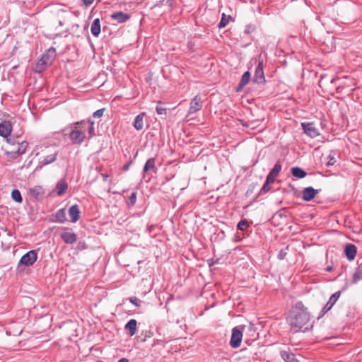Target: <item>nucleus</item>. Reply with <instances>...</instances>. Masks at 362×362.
I'll use <instances>...</instances> for the list:
<instances>
[{"label":"nucleus","instance_id":"nucleus-39","mask_svg":"<svg viewBox=\"0 0 362 362\" xmlns=\"http://www.w3.org/2000/svg\"><path fill=\"white\" fill-rule=\"evenodd\" d=\"M130 302L136 306H139V300L136 297H132L129 299Z\"/></svg>","mask_w":362,"mask_h":362},{"label":"nucleus","instance_id":"nucleus-14","mask_svg":"<svg viewBox=\"0 0 362 362\" xmlns=\"http://www.w3.org/2000/svg\"><path fill=\"white\" fill-rule=\"evenodd\" d=\"M317 192L318 191L312 187H305L303 191V199L309 202L316 196Z\"/></svg>","mask_w":362,"mask_h":362},{"label":"nucleus","instance_id":"nucleus-35","mask_svg":"<svg viewBox=\"0 0 362 362\" xmlns=\"http://www.w3.org/2000/svg\"><path fill=\"white\" fill-rule=\"evenodd\" d=\"M328 161L327 163V166L333 165L336 163V160L332 155H329L327 157Z\"/></svg>","mask_w":362,"mask_h":362},{"label":"nucleus","instance_id":"nucleus-17","mask_svg":"<svg viewBox=\"0 0 362 362\" xmlns=\"http://www.w3.org/2000/svg\"><path fill=\"white\" fill-rule=\"evenodd\" d=\"M145 115H146L145 112H141L135 117L134 122H133V126L136 130L140 131L143 129L144 119Z\"/></svg>","mask_w":362,"mask_h":362},{"label":"nucleus","instance_id":"nucleus-18","mask_svg":"<svg viewBox=\"0 0 362 362\" xmlns=\"http://www.w3.org/2000/svg\"><path fill=\"white\" fill-rule=\"evenodd\" d=\"M344 252L347 259L349 260H353L356 255V247L354 245L348 244L345 247Z\"/></svg>","mask_w":362,"mask_h":362},{"label":"nucleus","instance_id":"nucleus-15","mask_svg":"<svg viewBox=\"0 0 362 362\" xmlns=\"http://www.w3.org/2000/svg\"><path fill=\"white\" fill-rule=\"evenodd\" d=\"M12 130L11 124L8 121H4L0 124V136L7 137Z\"/></svg>","mask_w":362,"mask_h":362},{"label":"nucleus","instance_id":"nucleus-46","mask_svg":"<svg viewBox=\"0 0 362 362\" xmlns=\"http://www.w3.org/2000/svg\"><path fill=\"white\" fill-rule=\"evenodd\" d=\"M98 362H103V361H98Z\"/></svg>","mask_w":362,"mask_h":362},{"label":"nucleus","instance_id":"nucleus-24","mask_svg":"<svg viewBox=\"0 0 362 362\" xmlns=\"http://www.w3.org/2000/svg\"><path fill=\"white\" fill-rule=\"evenodd\" d=\"M291 173L293 176L297 178H303L306 176V172L298 167L292 168Z\"/></svg>","mask_w":362,"mask_h":362},{"label":"nucleus","instance_id":"nucleus-9","mask_svg":"<svg viewBox=\"0 0 362 362\" xmlns=\"http://www.w3.org/2000/svg\"><path fill=\"white\" fill-rule=\"evenodd\" d=\"M304 132L311 138H315L319 134L318 129L313 123H302Z\"/></svg>","mask_w":362,"mask_h":362},{"label":"nucleus","instance_id":"nucleus-27","mask_svg":"<svg viewBox=\"0 0 362 362\" xmlns=\"http://www.w3.org/2000/svg\"><path fill=\"white\" fill-rule=\"evenodd\" d=\"M151 170H154V171H156V165H155V159L153 158L147 160V161L144 165V172L146 173Z\"/></svg>","mask_w":362,"mask_h":362},{"label":"nucleus","instance_id":"nucleus-11","mask_svg":"<svg viewBox=\"0 0 362 362\" xmlns=\"http://www.w3.org/2000/svg\"><path fill=\"white\" fill-rule=\"evenodd\" d=\"M44 189L40 185H35L29 189V194L36 200H41L44 196Z\"/></svg>","mask_w":362,"mask_h":362},{"label":"nucleus","instance_id":"nucleus-31","mask_svg":"<svg viewBox=\"0 0 362 362\" xmlns=\"http://www.w3.org/2000/svg\"><path fill=\"white\" fill-rule=\"evenodd\" d=\"M56 158V153L55 152H53L52 153L48 155L46 158H44L42 160V163L44 165L49 164L52 162H53Z\"/></svg>","mask_w":362,"mask_h":362},{"label":"nucleus","instance_id":"nucleus-23","mask_svg":"<svg viewBox=\"0 0 362 362\" xmlns=\"http://www.w3.org/2000/svg\"><path fill=\"white\" fill-rule=\"evenodd\" d=\"M250 73L249 71H246L243 74V75L241 77L238 90H239L240 88H243L250 82Z\"/></svg>","mask_w":362,"mask_h":362},{"label":"nucleus","instance_id":"nucleus-1","mask_svg":"<svg viewBox=\"0 0 362 362\" xmlns=\"http://www.w3.org/2000/svg\"><path fill=\"white\" fill-rule=\"evenodd\" d=\"M287 322L293 332H305L313 327L310 315L302 302H298L291 308Z\"/></svg>","mask_w":362,"mask_h":362},{"label":"nucleus","instance_id":"nucleus-30","mask_svg":"<svg viewBox=\"0 0 362 362\" xmlns=\"http://www.w3.org/2000/svg\"><path fill=\"white\" fill-rule=\"evenodd\" d=\"M231 17L230 16H226V14L223 13L221 20L220 23H218V28H223L226 26V25L229 23L230 19Z\"/></svg>","mask_w":362,"mask_h":362},{"label":"nucleus","instance_id":"nucleus-33","mask_svg":"<svg viewBox=\"0 0 362 362\" xmlns=\"http://www.w3.org/2000/svg\"><path fill=\"white\" fill-rule=\"evenodd\" d=\"M105 111V108L99 109L93 113L92 117L95 119H100L103 116Z\"/></svg>","mask_w":362,"mask_h":362},{"label":"nucleus","instance_id":"nucleus-7","mask_svg":"<svg viewBox=\"0 0 362 362\" xmlns=\"http://www.w3.org/2000/svg\"><path fill=\"white\" fill-rule=\"evenodd\" d=\"M340 295H341V291H337L331 296L328 302L326 303V305L322 309V310L320 312V317L323 316L326 313H327L329 310H331V308L333 307V305L336 303V302L339 298Z\"/></svg>","mask_w":362,"mask_h":362},{"label":"nucleus","instance_id":"nucleus-16","mask_svg":"<svg viewBox=\"0 0 362 362\" xmlns=\"http://www.w3.org/2000/svg\"><path fill=\"white\" fill-rule=\"evenodd\" d=\"M111 18L119 23H124L129 19L130 16L128 13L119 11L111 15Z\"/></svg>","mask_w":362,"mask_h":362},{"label":"nucleus","instance_id":"nucleus-10","mask_svg":"<svg viewBox=\"0 0 362 362\" xmlns=\"http://www.w3.org/2000/svg\"><path fill=\"white\" fill-rule=\"evenodd\" d=\"M202 107V101L199 96H195L191 101L188 114H194L199 110Z\"/></svg>","mask_w":362,"mask_h":362},{"label":"nucleus","instance_id":"nucleus-22","mask_svg":"<svg viewBox=\"0 0 362 362\" xmlns=\"http://www.w3.org/2000/svg\"><path fill=\"white\" fill-rule=\"evenodd\" d=\"M136 320L134 319L130 320L125 325V329L129 330V335L134 336L136 332Z\"/></svg>","mask_w":362,"mask_h":362},{"label":"nucleus","instance_id":"nucleus-25","mask_svg":"<svg viewBox=\"0 0 362 362\" xmlns=\"http://www.w3.org/2000/svg\"><path fill=\"white\" fill-rule=\"evenodd\" d=\"M55 221L59 223H64L66 221V211L64 209H59L55 214Z\"/></svg>","mask_w":362,"mask_h":362},{"label":"nucleus","instance_id":"nucleus-45","mask_svg":"<svg viewBox=\"0 0 362 362\" xmlns=\"http://www.w3.org/2000/svg\"><path fill=\"white\" fill-rule=\"evenodd\" d=\"M331 270V268L330 267H328L327 268V271H330Z\"/></svg>","mask_w":362,"mask_h":362},{"label":"nucleus","instance_id":"nucleus-42","mask_svg":"<svg viewBox=\"0 0 362 362\" xmlns=\"http://www.w3.org/2000/svg\"><path fill=\"white\" fill-rule=\"evenodd\" d=\"M83 1L86 7L90 4V0H83Z\"/></svg>","mask_w":362,"mask_h":362},{"label":"nucleus","instance_id":"nucleus-28","mask_svg":"<svg viewBox=\"0 0 362 362\" xmlns=\"http://www.w3.org/2000/svg\"><path fill=\"white\" fill-rule=\"evenodd\" d=\"M362 279V263L360 264L353 276V284L357 283L359 280Z\"/></svg>","mask_w":362,"mask_h":362},{"label":"nucleus","instance_id":"nucleus-8","mask_svg":"<svg viewBox=\"0 0 362 362\" xmlns=\"http://www.w3.org/2000/svg\"><path fill=\"white\" fill-rule=\"evenodd\" d=\"M253 81L256 83H263L265 81L263 61H259L255 69Z\"/></svg>","mask_w":362,"mask_h":362},{"label":"nucleus","instance_id":"nucleus-41","mask_svg":"<svg viewBox=\"0 0 362 362\" xmlns=\"http://www.w3.org/2000/svg\"><path fill=\"white\" fill-rule=\"evenodd\" d=\"M286 255V252H283L282 251H281L279 252V254L278 255V257L280 259H284V256Z\"/></svg>","mask_w":362,"mask_h":362},{"label":"nucleus","instance_id":"nucleus-20","mask_svg":"<svg viewBox=\"0 0 362 362\" xmlns=\"http://www.w3.org/2000/svg\"><path fill=\"white\" fill-rule=\"evenodd\" d=\"M68 188V184L64 180L58 182L56 186L57 194L59 196L64 194Z\"/></svg>","mask_w":362,"mask_h":362},{"label":"nucleus","instance_id":"nucleus-38","mask_svg":"<svg viewBox=\"0 0 362 362\" xmlns=\"http://www.w3.org/2000/svg\"><path fill=\"white\" fill-rule=\"evenodd\" d=\"M129 200L132 205L134 204L136 200V194L135 192L132 193V194L129 197Z\"/></svg>","mask_w":362,"mask_h":362},{"label":"nucleus","instance_id":"nucleus-2","mask_svg":"<svg viewBox=\"0 0 362 362\" xmlns=\"http://www.w3.org/2000/svg\"><path fill=\"white\" fill-rule=\"evenodd\" d=\"M84 122H77L74 126L66 128L64 130L66 134H69L70 139L74 144L81 143L85 138V132L86 128L84 127ZM90 131V125L87 127Z\"/></svg>","mask_w":362,"mask_h":362},{"label":"nucleus","instance_id":"nucleus-36","mask_svg":"<svg viewBox=\"0 0 362 362\" xmlns=\"http://www.w3.org/2000/svg\"><path fill=\"white\" fill-rule=\"evenodd\" d=\"M275 178H276V177H274L272 175L269 173L267 177L265 182L267 183V184L271 185V184H272L274 182Z\"/></svg>","mask_w":362,"mask_h":362},{"label":"nucleus","instance_id":"nucleus-29","mask_svg":"<svg viewBox=\"0 0 362 362\" xmlns=\"http://www.w3.org/2000/svg\"><path fill=\"white\" fill-rule=\"evenodd\" d=\"M11 197L17 203L21 204L23 202V199H22L21 192L18 189H13L11 192Z\"/></svg>","mask_w":362,"mask_h":362},{"label":"nucleus","instance_id":"nucleus-19","mask_svg":"<svg viewBox=\"0 0 362 362\" xmlns=\"http://www.w3.org/2000/svg\"><path fill=\"white\" fill-rule=\"evenodd\" d=\"M61 238L66 243H68V244L74 243L76 240V234L74 233H71V232L62 233Z\"/></svg>","mask_w":362,"mask_h":362},{"label":"nucleus","instance_id":"nucleus-34","mask_svg":"<svg viewBox=\"0 0 362 362\" xmlns=\"http://www.w3.org/2000/svg\"><path fill=\"white\" fill-rule=\"evenodd\" d=\"M248 227V223L245 220L240 221L238 224V228L241 230H245Z\"/></svg>","mask_w":362,"mask_h":362},{"label":"nucleus","instance_id":"nucleus-37","mask_svg":"<svg viewBox=\"0 0 362 362\" xmlns=\"http://www.w3.org/2000/svg\"><path fill=\"white\" fill-rule=\"evenodd\" d=\"M156 110L158 115H165L166 114V109L163 107L157 106L156 108Z\"/></svg>","mask_w":362,"mask_h":362},{"label":"nucleus","instance_id":"nucleus-12","mask_svg":"<svg viewBox=\"0 0 362 362\" xmlns=\"http://www.w3.org/2000/svg\"><path fill=\"white\" fill-rule=\"evenodd\" d=\"M64 330L65 332L66 337L69 339H71L72 337H76L78 335L76 325L74 323H69L64 326Z\"/></svg>","mask_w":362,"mask_h":362},{"label":"nucleus","instance_id":"nucleus-13","mask_svg":"<svg viewBox=\"0 0 362 362\" xmlns=\"http://www.w3.org/2000/svg\"><path fill=\"white\" fill-rule=\"evenodd\" d=\"M69 216L71 221L76 223L80 218V210L77 204L72 205L69 209Z\"/></svg>","mask_w":362,"mask_h":362},{"label":"nucleus","instance_id":"nucleus-43","mask_svg":"<svg viewBox=\"0 0 362 362\" xmlns=\"http://www.w3.org/2000/svg\"><path fill=\"white\" fill-rule=\"evenodd\" d=\"M117 362H129V360L126 358H122L119 359Z\"/></svg>","mask_w":362,"mask_h":362},{"label":"nucleus","instance_id":"nucleus-26","mask_svg":"<svg viewBox=\"0 0 362 362\" xmlns=\"http://www.w3.org/2000/svg\"><path fill=\"white\" fill-rule=\"evenodd\" d=\"M100 33V24L99 18H95L92 23V34L98 36Z\"/></svg>","mask_w":362,"mask_h":362},{"label":"nucleus","instance_id":"nucleus-4","mask_svg":"<svg viewBox=\"0 0 362 362\" xmlns=\"http://www.w3.org/2000/svg\"><path fill=\"white\" fill-rule=\"evenodd\" d=\"M28 143L26 141H22L17 144L16 147H13L12 150L6 152V155L8 157V160H12L18 158L21 155L23 154L27 148Z\"/></svg>","mask_w":362,"mask_h":362},{"label":"nucleus","instance_id":"nucleus-5","mask_svg":"<svg viewBox=\"0 0 362 362\" xmlns=\"http://www.w3.org/2000/svg\"><path fill=\"white\" fill-rule=\"evenodd\" d=\"M243 338V332L240 327H235L232 329V334L230 345L233 348H238L240 346Z\"/></svg>","mask_w":362,"mask_h":362},{"label":"nucleus","instance_id":"nucleus-40","mask_svg":"<svg viewBox=\"0 0 362 362\" xmlns=\"http://www.w3.org/2000/svg\"><path fill=\"white\" fill-rule=\"evenodd\" d=\"M271 189L270 185L264 182V185L262 187V191L267 192Z\"/></svg>","mask_w":362,"mask_h":362},{"label":"nucleus","instance_id":"nucleus-21","mask_svg":"<svg viewBox=\"0 0 362 362\" xmlns=\"http://www.w3.org/2000/svg\"><path fill=\"white\" fill-rule=\"evenodd\" d=\"M281 356L285 362H300L295 354L286 351H281Z\"/></svg>","mask_w":362,"mask_h":362},{"label":"nucleus","instance_id":"nucleus-44","mask_svg":"<svg viewBox=\"0 0 362 362\" xmlns=\"http://www.w3.org/2000/svg\"><path fill=\"white\" fill-rule=\"evenodd\" d=\"M129 165H130V164L129 163V164H127V165H124V167H123V170H128Z\"/></svg>","mask_w":362,"mask_h":362},{"label":"nucleus","instance_id":"nucleus-3","mask_svg":"<svg viewBox=\"0 0 362 362\" xmlns=\"http://www.w3.org/2000/svg\"><path fill=\"white\" fill-rule=\"evenodd\" d=\"M56 57V49L54 47H51L47 49L41 57L40 59L35 64L33 71L35 73H41L49 66Z\"/></svg>","mask_w":362,"mask_h":362},{"label":"nucleus","instance_id":"nucleus-32","mask_svg":"<svg viewBox=\"0 0 362 362\" xmlns=\"http://www.w3.org/2000/svg\"><path fill=\"white\" fill-rule=\"evenodd\" d=\"M281 170V165L280 163H276L272 170L270 171L269 174L272 175L274 177H277Z\"/></svg>","mask_w":362,"mask_h":362},{"label":"nucleus","instance_id":"nucleus-6","mask_svg":"<svg viewBox=\"0 0 362 362\" xmlns=\"http://www.w3.org/2000/svg\"><path fill=\"white\" fill-rule=\"evenodd\" d=\"M37 255L35 250H30L22 256L20 263L26 266L33 265L37 260Z\"/></svg>","mask_w":362,"mask_h":362}]
</instances>
